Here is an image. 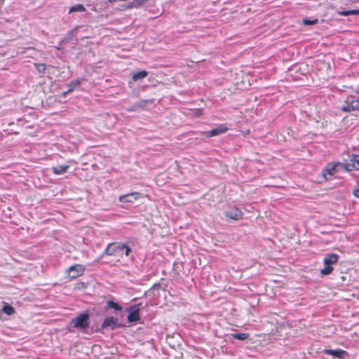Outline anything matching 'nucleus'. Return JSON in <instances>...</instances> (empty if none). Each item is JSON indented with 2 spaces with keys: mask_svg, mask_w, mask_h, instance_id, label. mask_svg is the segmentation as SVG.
Segmentation results:
<instances>
[{
  "mask_svg": "<svg viewBox=\"0 0 359 359\" xmlns=\"http://www.w3.org/2000/svg\"><path fill=\"white\" fill-rule=\"evenodd\" d=\"M338 260V255L334 253L327 255L323 259L325 267L320 270L321 275L327 276L332 273L333 271V267L332 265L336 264Z\"/></svg>",
  "mask_w": 359,
  "mask_h": 359,
  "instance_id": "obj_1",
  "label": "nucleus"
},
{
  "mask_svg": "<svg viewBox=\"0 0 359 359\" xmlns=\"http://www.w3.org/2000/svg\"><path fill=\"white\" fill-rule=\"evenodd\" d=\"M71 325L77 329L84 330L90 325V316L88 313H81L71 320Z\"/></svg>",
  "mask_w": 359,
  "mask_h": 359,
  "instance_id": "obj_2",
  "label": "nucleus"
},
{
  "mask_svg": "<svg viewBox=\"0 0 359 359\" xmlns=\"http://www.w3.org/2000/svg\"><path fill=\"white\" fill-rule=\"evenodd\" d=\"M126 248V251L125 252V255L128 256L130 252H131V249L125 244H121L120 243H111L108 244L107 248L104 250V253L107 255H115L118 252V250L120 248Z\"/></svg>",
  "mask_w": 359,
  "mask_h": 359,
  "instance_id": "obj_3",
  "label": "nucleus"
},
{
  "mask_svg": "<svg viewBox=\"0 0 359 359\" xmlns=\"http://www.w3.org/2000/svg\"><path fill=\"white\" fill-rule=\"evenodd\" d=\"M343 111H351L359 110V99L353 96L347 97L341 107Z\"/></svg>",
  "mask_w": 359,
  "mask_h": 359,
  "instance_id": "obj_4",
  "label": "nucleus"
},
{
  "mask_svg": "<svg viewBox=\"0 0 359 359\" xmlns=\"http://www.w3.org/2000/svg\"><path fill=\"white\" fill-rule=\"evenodd\" d=\"M342 168L346 171L359 170V155H352L348 161L343 163Z\"/></svg>",
  "mask_w": 359,
  "mask_h": 359,
  "instance_id": "obj_5",
  "label": "nucleus"
},
{
  "mask_svg": "<svg viewBox=\"0 0 359 359\" xmlns=\"http://www.w3.org/2000/svg\"><path fill=\"white\" fill-rule=\"evenodd\" d=\"M343 163H335L332 162L327 165V166L323 169L322 172L323 176L327 180V175H329L330 176L334 175L337 172V168L339 167L342 168Z\"/></svg>",
  "mask_w": 359,
  "mask_h": 359,
  "instance_id": "obj_6",
  "label": "nucleus"
},
{
  "mask_svg": "<svg viewBox=\"0 0 359 359\" xmlns=\"http://www.w3.org/2000/svg\"><path fill=\"white\" fill-rule=\"evenodd\" d=\"M85 271V267L81 264H75L71 266L67 269V272L69 273L70 278H76L81 276Z\"/></svg>",
  "mask_w": 359,
  "mask_h": 359,
  "instance_id": "obj_7",
  "label": "nucleus"
},
{
  "mask_svg": "<svg viewBox=\"0 0 359 359\" xmlns=\"http://www.w3.org/2000/svg\"><path fill=\"white\" fill-rule=\"evenodd\" d=\"M142 196L139 192H131L119 196L118 201L123 203H131Z\"/></svg>",
  "mask_w": 359,
  "mask_h": 359,
  "instance_id": "obj_8",
  "label": "nucleus"
},
{
  "mask_svg": "<svg viewBox=\"0 0 359 359\" xmlns=\"http://www.w3.org/2000/svg\"><path fill=\"white\" fill-rule=\"evenodd\" d=\"M141 303H139L136 305L132 306L128 309V320L130 323L137 321L140 319V306H141Z\"/></svg>",
  "mask_w": 359,
  "mask_h": 359,
  "instance_id": "obj_9",
  "label": "nucleus"
},
{
  "mask_svg": "<svg viewBox=\"0 0 359 359\" xmlns=\"http://www.w3.org/2000/svg\"><path fill=\"white\" fill-rule=\"evenodd\" d=\"M228 130V128L224 125H220L219 126L209 131L204 132V134L206 137H211L214 136H217L221 134L225 133Z\"/></svg>",
  "mask_w": 359,
  "mask_h": 359,
  "instance_id": "obj_10",
  "label": "nucleus"
},
{
  "mask_svg": "<svg viewBox=\"0 0 359 359\" xmlns=\"http://www.w3.org/2000/svg\"><path fill=\"white\" fill-rule=\"evenodd\" d=\"M118 327V318L112 316L106 318L101 326L102 329L109 327L111 330H114Z\"/></svg>",
  "mask_w": 359,
  "mask_h": 359,
  "instance_id": "obj_11",
  "label": "nucleus"
},
{
  "mask_svg": "<svg viewBox=\"0 0 359 359\" xmlns=\"http://www.w3.org/2000/svg\"><path fill=\"white\" fill-rule=\"evenodd\" d=\"M323 353L332 355L334 357H336L339 359H344L345 356L347 355L346 351L341 350V349H324L323 351Z\"/></svg>",
  "mask_w": 359,
  "mask_h": 359,
  "instance_id": "obj_12",
  "label": "nucleus"
},
{
  "mask_svg": "<svg viewBox=\"0 0 359 359\" xmlns=\"http://www.w3.org/2000/svg\"><path fill=\"white\" fill-rule=\"evenodd\" d=\"M225 215L227 217L234 220H238L243 217V212L237 208L226 212Z\"/></svg>",
  "mask_w": 359,
  "mask_h": 359,
  "instance_id": "obj_13",
  "label": "nucleus"
},
{
  "mask_svg": "<svg viewBox=\"0 0 359 359\" xmlns=\"http://www.w3.org/2000/svg\"><path fill=\"white\" fill-rule=\"evenodd\" d=\"M147 105V101L141 100L138 101L133 104H132L130 107L127 109L128 111H136L141 109H143Z\"/></svg>",
  "mask_w": 359,
  "mask_h": 359,
  "instance_id": "obj_14",
  "label": "nucleus"
},
{
  "mask_svg": "<svg viewBox=\"0 0 359 359\" xmlns=\"http://www.w3.org/2000/svg\"><path fill=\"white\" fill-rule=\"evenodd\" d=\"M69 165H60L52 168L53 172L55 175H62L67 172Z\"/></svg>",
  "mask_w": 359,
  "mask_h": 359,
  "instance_id": "obj_15",
  "label": "nucleus"
},
{
  "mask_svg": "<svg viewBox=\"0 0 359 359\" xmlns=\"http://www.w3.org/2000/svg\"><path fill=\"white\" fill-rule=\"evenodd\" d=\"M148 75V72L147 71L142 70L136 73H134L133 74V79L135 81H137L138 80L144 79Z\"/></svg>",
  "mask_w": 359,
  "mask_h": 359,
  "instance_id": "obj_16",
  "label": "nucleus"
},
{
  "mask_svg": "<svg viewBox=\"0 0 359 359\" xmlns=\"http://www.w3.org/2000/svg\"><path fill=\"white\" fill-rule=\"evenodd\" d=\"M81 81L80 79H76V80H74L72 81L69 84V88L63 94L64 95H66L67 94L72 92L74 90V88L76 87V86H78L81 84Z\"/></svg>",
  "mask_w": 359,
  "mask_h": 359,
  "instance_id": "obj_17",
  "label": "nucleus"
},
{
  "mask_svg": "<svg viewBox=\"0 0 359 359\" xmlns=\"http://www.w3.org/2000/svg\"><path fill=\"white\" fill-rule=\"evenodd\" d=\"M231 336L235 339L243 341L247 339L250 334L248 333H235L232 334Z\"/></svg>",
  "mask_w": 359,
  "mask_h": 359,
  "instance_id": "obj_18",
  "label": "nucleus"
},
{
  "mask_svg": "<svg viewBox=\"0 0 359 359\" xmlns=\"http://www.w3.org/2000/svg\"><path fill=\"white\" fill-rule=\"evenodd\" d=\"M86 11L85 7L82 4H76L75 6H73L69 9V13H74V12H84Z\"/></svg>",
  "mask_w": 359,
  "mask_h": 359,
  "instance_id": "obj_19",
  "label": "nucleus"
},
{
  "mask_svg": "<svg viewBox=\"0 0 359 359\" xmlns=\"http://www.w3.org/2000/svg\"><path fill=\"white\" fill-rule=\"evenodd\" d=\"M107 306H108V307L112 308L116 311H121L122 309L121 306H120L117 303H116L113 301H108Z\"/></svg>",
  "mask_w": 359,
  "mask_h": 359,
  "instance_id": "obj_20",
  "label": "nucleus"
},
{
  "mask_svg": "<svg viewBox=\"0 0 359 359\" xmlns=\"http://www.w3.org/2000/svg\"><path fill=\"white\" fill-rule=\"evenodd\" d=\"M340 14L344 16H348L351 15H359V9L343 11L340 13Z\"/></svg>",
  "mask_w": 359,
  "mask_h": 359,
  "instance_id": "obj_21",
  "label": "nucleus"
},
{
  "mask_svg": "<svg viewBox=\"0 0 359 359\" xmlns=\"http://www.w3.org/2000/svg\"><path fill=\"white\" fill-rule=\"evenodd\" d=\"M318 19H314V20H309V19H304L303 20V23L305 25H315L318 22Z\"/></svg>",
  "mask_w": 359,
  "mask_h": 359,
  "instance_id": "obj_22",
  "label": "nucleus"
},
{
  "mask_svg": "<svg viewBox=\"0 0 359 359\" xmlns=\"http://www.w3.org/2000/svg\"><path fill=\"white\" fill-rule=\"evenodd\" d=\"M36 68L40 73H43L46 70V65L44 64H35Z\"/></svg>",
  "mask_w": 359,
  "mask_h": 359,
  "instance_id": "obj_23",
  "label": "nucleus"
},
{
  "mask_svg": "<svg viewBox=\"0 0 359 359\" xmlns=\"http://www.w3.org/2000/svg\"><path fill=\"white\" fill-rule=\"evenodd\" d=\"M353 194L355 197L359 198V186L354 189Z\"/></svg>",
  "mask_w": 359,
  "mask_h": 359,
  "instance_id": "obj_24",
  "label": "nucleus"
},
{
  "mask_svg": "<svg viewBox=\"0 0 359 359\" xmlns=\"http://www.w3.org/2000/svg\"><path fill=\"white\" fill-rule=\"evenodd\" d=\"M124 251V252L126 251V248H121L120 250H118V252L117 253L118 255H123V252Z\"/></svg>",
  "mask_w": 359,
  "mask_h": 359,
  "instance_id": "obj_25",
  "label": "nucleus"
},
{
  "mask_svg": "<svg viewBox=\"0 0 359 359\" xmlns=\"http://www.w3.org/2000/svg\"><path fill=\"white\" fill-rule=\"evenodd\" d=\"M161 287V284L160 283H155L154 285H153V288L154 289H159Z\"/></svg>",
  "mask_w": 359,
  "mask_h": 359,
  "instance_id": "obj_26",
  "label": "nucleus"
}]
</instances>
